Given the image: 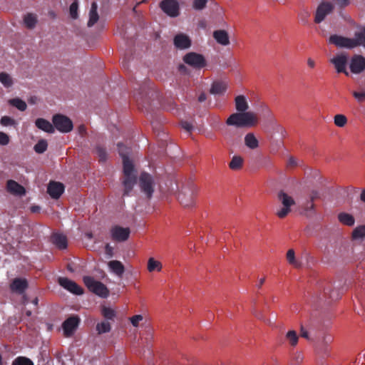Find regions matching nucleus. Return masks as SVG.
I'll return each mask as SVG.
<instances>
[{
	"label": "nucleus",
	"instance_id": "nucleus-12",
	"mask_svg": "<svg viewBox=\"0 0 365 365\" xmlns=\"http://www.w3.org/2000/svg\"><path fill=\"white\" fill-rule=\"evenodd\" d=\"M81 319L77 315H72L66 319L62 324L63 334L66 337L71 336L80 324Z\"/></svg>",
	"mask_w": 365,
	"mask_h": 365
},
{
	"label": "nucleus",
	"instance_id": "nucleus-18",
	"mask_svg": "<svg viewBox=\"0 0 365 365\" xmlns=\"http://www.w3.org/2000/svg\"><path fill=\"white\" fill-rule=\"evenodd\" d=\"M64 191V185L59 182L51 181L49 182L47 192L53 199H58Z\"/></svg>",
	"mask_w": 365,
	"mask_h": 365
},
{
	"label": "nucleus",
	"instance_id": "nucleus-63",
	"mask_svg": "<svg viewBox=\"0 0 365 365\" xmlns=\"http://www.w3.org/2000/svg\"><path fill=\"white\" fill-rule=\"evenodd\" d=\"M361 200L365 202V189H364L361 191V195H360Z\"/></svg>",
	"mask_w": 365,
	"mask_h": 365
},
{
	"label": "nucleus",
	"instance_id": "nucleus-33",
	"mask_svg": "<svg viewBox=\"0 0 365 365\" xmlns=\"http://www.w3.org/2000/svg\"><path fill=\"white\" fill-rule=\"evenodd\" d=\"M147 268L150 272H153L154 271L160 272L163 268V265L160 262L155 260L153 257H150L148 261Z\"/></svg>",
	"mask_w": 365,
	"mask_h": 365
},
{
	"label": "nucleus",
	"instance_id": "nucleus-56",
	"mask_svg": "<svg viewBox=\"0 0 365 365\" xmlns=\"http://www.w3.org/2000/svg\"><path fill=\"white\" fill-rule=\"evenodd\" d=\"M336 4L340 6L341 8H344L349 5L350 1L349 0H334Z\"/></svg>",
	"mask_w": 365,
	"mask_h": 365
},
{
	"label": "nucleus",
	"instance_id": "nucleus-52",
	"mask_svg": "<svg viewBox=\"0 0 365 365\" xmlns=\"http://www.w3.org/2000/svg\"><path fill=\"white\" fill-rule=\"evenodd\" d=\"M9 136L4 132H0V145H6L9 143Z\"/></svg>",
	"mask_w": 365,
	"mask_h": 365
},
{
	"label": "nucleus",
	"instance_id": "nucleus-47",
	"mask_svg": "<svg viewBox=\"0 0 365 365\" xmlns=\"http://www.w3.org/2000/svg\"><path fill=\"white\" fill-rule=\"evenodd\" d=\"M96 154L98 157L99 161L105 162L107 159L106 150L103 148H102L101 146H98L96 149Z\"/></svg>",
	"mask_w": 365,
	"mask_h": 365
},
{
	"label": "nucleus",
	"instance_id": "nucleus-55",
	"mask_svg": "<svg viewBox=\"0 0 365 365\" xmlns=\"http://www.w3.org/2000/svg\"><path fill=\"white\" fill-rule=\"evenodd\" d=\"M182 128L187 132H190L192 130V125L187 121L181 122Z\"/></svg>",
	"mask_w": 365,
	"mask_h": 365
},
{
	"label": "nucleus",
	"instance_id": "nucleus-2",
	"mask_svg": "<svg viewBox=\"0 0 365 365\" xmlns=\"http://www.w3.org/2000/svg\"><path fill=\"white\" fill-rule=\"evenodd\" d=\"M257 118L253 112L235 113L231 114L226 120L227 125L237 128L252 127L257 124Z\"/></svg>",
	"mask_w": 365,
	"mask_h": 365
},
{
	"label": "nucleus",
	"instance_id": "nucleus-8",
	"mask_svg": "<svg viewBox=\"0 0 365 365\" xmlns=\"http://www.w3.org/2000/svg\"><path fill=\"white\" fill-rule=\"evenodd\" d=\"M279 200L283 205V207L277 211L276 215L278 217L284 218L291 211L290 207L295 204L294 199L283 191L279 192L277 195Z\"/></svg>",
	"mask_w": 365,
	"mask_h": 365
},
{
	"label": "nucleus",
	"instance_id": "nucleus-26",
	"mask_svg": "<svg viewBox=\"0 0 365 365\" xmlns=\"http://www.w3.org/2000/svg\"><path fill=\"white\" fill-rule=\"evenodd\" d=\"M98 5L96 2H93L89 11V20L88 21V26H93L98 20L99 16L97 11Z\"/></svg>",
	"mask_w": 365,
	"mask_h": 365
},
{
	"label": "nucleus",
	"instance_id": "nucleus-38",
	"mask_svg": "<svg viewBox=\"0 0 365 365\" xmlns=\"http://www.w3.org/2000/svg\"><path fill=\"white\" fill-rule=\"evenodd\" d=\"M111 326L108 322L104 321L96 324V331L98 334L108 333L110 331Z\"/></svg>",
	"mask_w": 365,
	"mask_h": 365
},
{
	"label": "nucleus",
	"instance_id": "nucleus-1",
	"mask_svg": "<svg viewBox=\"0 0 365 365\" xmlns=\"http://www.w3.org/2000/svg\"><path fill=\"white\" fill-rule=\"evenodd\" d=\"M118 150L120 156L123 159V179L122 184L124 187L123 196H128L137 182V175L132 160L129 158L130 148L123 143H118Z\"/></svg>",
	"mask_w": 365,
	"mask_h": 365
},
{
	"label": "nucleus",
	"instance_id": "nucleus-60",
	"mask_svg": "<svg viewBox=\"0 0 365 365\" xmlns=\"http://www.w3.org/2000/svg\"><path fill=\"white\" fill-rule=\"evenodd\" d=\"M307 65L309 68H313L315 67V61L312 58H309L307 59Z\"/></svg>",
	"mask_w": 365,
	"mask_h": 365
},
{
	"label": "nucleus",
	"instance_id": "nucleus-10",
	"mask_svg": "<svg viewBox=\"0 0 365 365\" xmlns=\"http://www.w3.org/2000/svg\"><path fill=\"white\" fill-rule=\"evenodd\" d=\"M183 61L195 68H202L206 66V60L202 54L195 52H190L183 56Z\"/></svg>",
	"mask_w": 365,
	"mask_h": 365
},
{
	"label": "nucleus",
	"instance_id": "nucleus-7",
	"mask_svg": "<svg viewBox=\"0 0 365 365\" xmlns=\"http://www.w3.org/2000/svg\"><path fill=\"white\" fill-rule=\"evenodd\" d=\"M54 127L59 132L67 133L73 130V124L72 120L67 116L62 114H56L52 118Z\"/></svg>",
	"mask_w": 365,
	"mask_h": 365
},
{
	"label": "nucleus",
	"instance_id": "nucleus-35",
	"mask_svg": "<svg viewBox=\"0 0 365 365\" xmlns=\"http://www.w3.org/2000/svg\"><path fill=\"white\" fill-rule=\"evenodd\" d=\"M285 339L291 346L294 347L298 343L299 336L295 331L289 330L285 334Z\"/></svg>",
	"mask_w": 365,
	"mask_h": 365
},
{
	"label": "nucleus",
	"instance_id": "nucleus-4",
	"mask_svg": "<svg viewBox=\"0 0 365 365\" xmlns=\"http://www.w3.org/2000/svg\"><path fill=\"white\" fill-rule=\"evenodd\" d=\"M83 282L89 291L96 295L103 298H106L108 296L109 291L106 286L102 282L96 280L93 277L85 276L83 277Z\"/></svg>",
	"mask_w": 365,
	"mask_h": 365
},
{
	"label": "nucleus",
	"instance_id": "nucleus-64",
	"mask_svg": "<svg viewBox=\"0 0 365 365\" xmlns=\"http://www.w3.org/2000/svg\"><path fill=\"white\" fill-rule=\"evenodd\" d=\"M40 210V207L38 206H32L31 207V210L32 212H36Z\"/></svg>",
	"mask_w": 365,
	"mask_h": 365
},
{
	"label": "nucleus",
	"instance_id": "nucleus-49",
	"mask_svg": "<svg viewBox=\"0 0 365 365\" xmlns=\"http://www.w3.org/2000/svg\"><path fill=\"white\" fill-rule=\"evenodd\" d=\"M78 3L76 1L73 2L69 7L70 15L72 19H77L78 17Z\"/></svg>",
	"mask_w": 365,
	"mask_h": 365
},
{
	"label": "nucleus",
	"instance_id": "nucleus-21",
	"mask_svg": "<svg viewBox=\"0 0 365 365\" xmlns=\"http://www.w3.org/2000/svg\"><path fill=\"white\" fill-rule=\"evenodd\" d=\"M35 125L38 129L44 132H46L48 133H54L53 125L44 118H37L35 121Z\"/></svg>",
	"mask_w": 365,
	"mask_h": 365
},
{
	"label": "nucleus",
	"instance_id": "nucleus-20",
	"mask_svg": "<svg viewBox=\"0 0 365 365\" xmlns=\"http://www.w3.org/2000/svg\"><path fill=\"white\" fill-rule=\"evenodd\" d=\"M28 287V282L24 278H15L10 284L11 291L22 294Z\"/></svg>",
	"mask_w": 365,
	"mask_h": 365
},
{
	"label": "nucleus",
	"instance_id": "nucleus-16",
	"mask_svg": "<svg viewBox=\"0 0 365 365\" xmlns=\"http://www.w3.org/2000/svg\"><path fill=\"white\" fill-rule=\"evenodd\" d=\"M349 68L353 73H362L365 70V58L361 55H354L351 58Z\"/></svg>",
	"mask_w": 365,
	"mask_h": 365
},
{
	"label": "nucleus",
	"instance_id": "nucleus-57",
	"mask_svg": "<svg viewBox=\"0 0 365 365\" xmlns=\"http://www.w3.org/2000/svg\"><path fill=\"white\" fill-rule=\"evenodd\" d=\"M300 336L303 338H305L307 340H310L309 332L304 329L303 326H301Z\"/></svg>",
	"mask_w": 365,
	"mask_h": 365
},
{
	"label": "nucleus",
	"instance_id": "nucleus-43",
	"mask_svg": "<svg viewBox=\"0 0 365 365\" xmlns=\"http://www.w3.org/2000/svg\"><path fill=\"white\" fill-rule=\"evenodd\" d=\"M12 365H34V363L29 358L18 356L14 360Z\"/></svg>",
	"mask_w": 365,
	"mask_h": 365
},
{
	"label": "nucleus",
	"instance_id": "nucleus-39",
	"mask_svg": "<svg viewBox=\"0 0 365 365\" xmlns=\"http://www.w3.org/2000/svg\"><path fill=\"white\" fill-rule=\"evenodd\" d=\"M101 314L103 316V317L107 320H112L113 321L116 313L115 310L110 307H103L101 309Z\"/></svg>",
	"mask_w": 365,
	"mask_h": 365
},
{
	"label": "nucleus",
	"instance_id": "nucleus-42",
	"mask_svg": "<svg viewBox=\"0 0 365 365\" xmlns=\"http://www.w3.org/2000/svg\"><path fill=\"white\" fill-rule=\"evenodd\" d=\"M353 239H361L365 237V225L356 227L352 232Z\"/></svg>",
	"mask_w": 365,
	"mask_h": 365
},
{
	"label": "nucleus",
	"instance_id": "nucleus-51",
	"mask_svg": "<svg viewBox=\"0 0 365 365\" xmlns=\"http://www.w3.org/2000/svg\"><path fill=\"white\" fill-rule=\"evenodd\" d=\"M143 317L141 314H136L130 317V321L132 325L135 327H138L139 322L143 321Z\"/></svg>",
	"mask_w": 365,
	"mask_h": 365
},
{
	"label": "nucleus",
	"instance_id": "nucleus-54",
	"mask_svg": "<svg viewBox=\"0 0 365 365\" xmlns=\"http://www.w3.org/2000/svg\"><path fill=\"white\" fill-rule=\"evenodd\" d=\"M297 159L292 156H290L287 163V167L289 168H293L297 166Z\"/></svg>",
	"mask_w": 365,
	"mask_h": 365
},
{
	"label": "nucleus",
	"instance_id": "nucleus-44",
	"mask_svg": "<svg viewBox=\"0 0 365 365\" xmlns=\"http://www.w3.org/2000/svg\"><path fill=\"white\" fill-rule=\"evenodd\" d=\"M334 124L340 128L344 127L347 123V118L344 115L337 114L334 118Z\"/></svg>",
	"mask_w": 365,
	"mask_h": 365
},
{
	"label": "nucleus",
	"instance_id": "nucleus-3",
	"mask_svg": "<svg viewBox=\"0 0 365 365\" xmlns=\"http://www.w3.org/2000/svg\"><path fill=\"white\" fill-rule=\"evenodd\" d=\"M197 192V187L190 183L185 187H182L178 194V200L185 207H190L195 205V197Z\"/></svg>",
	"mask_w": 365,
	"mask_h": 365
},
{
	"label": "nucleus",
	"instance_id": "nucleus-48",
	"mask_svg": "<svg viewBox=\"0 0 365 365\" xmlns=\"http://www.w3.org/2000/svg\"><path fill=\"white\" fill-rule=\"evenodd\" d=\"M0 123L4 126L15 125H16L15 120L11 117L6 116V115L3 116L1 118Z\"/></svg>",
	"mask_w": 365,
	"mask_h": 365
},
{
	"label": "nucleus",
	"instance_id": "nucleus-34",
	"mask_svg": "<svg viewBox=\"0 0 365 365\" xmlns=\"http://www.w3.org/2000/svg\"><path fill=\"white\" fill-rule=\"evenodd\" d=\"M242 165L243 158L239 155H235L230 162L229 167L231 170H237L242 167Z\"/></svg>",
	"mask_w": 365,
	"mask_h": 365
},
{
	"label": "nucleus",
	"instance_id": "nucleus-50",
	"mask_svg": "<svg viewBox=\"0 0 365 365\" xmlns=\"http://www.w3.org/2000/svg\"><path fill=\"white\" fill-rule=\"evenodd\" d=\"M304 359L303 354L301 352H296L292 358V365H299Z\"/></svg>",
	"mask_w": 365,
	"mask_h": 365
},
{
	"label": "nucleus",
	"instance_id": "nucleus-58",
	"mask_svg": "<svg viewBox=\"0 0 365 365\" xmlns=\"http://www.w3.org/2000/svg\"><path fill=\"white\" fill-rule=\"evenodd\" d=\"M319 197V193L318 191L317 190H312L310 193V196H309V198H310V201L314 202V201L316 200V199H318Z\"/></svg>",
	"mask_w": 365,
	"mask_h": 365
},
{
	"label": "nucleus",
	"instance_id": "nucleus-17",
	"mask_svg": "<svg viewBox=\"0 0 365 365\" xmlns=\"http://www.w3.org/2000/svg\"><path fill=\"white\" fill-rule=\"evenodd\" d=\"M173 44L177 48L184 50L191 46L192 41L187 35L180 33L174 36Z\"/></svg>",
	"mask_w": 365,
	"mask_h": 365
},
{
	"label": "nucleus",
	"instance_id": "nucleus-59",
	"mask_svg": "<svg viewBox=\"0 0 365 365\" xmlns=\"http://www.w3.org/2000/svg\"><path fill=\"white\" fill-rule=\"evenodd\" d=\"M314 209V202H311L310 200L308 201L304 206V210L306 212L312 211Z\"/></svg>",
	"mask_w": 365,
	"mask_h": 365
},
{
	"label": "nucleus",
	"instance_id": "nucleus-6",
	"mask_svg": "<svg viewBox=\"0 0 365 365\" xmlns=\"http://www.w3.org/2000/svg\"><path fill=\"white\" fill-rule=\"evenodd\" d=\"M155 186L154 178L150 174L143 172L139 177V187L147 198L150 199L152 197Z\"/></svg>",
	"mask_w": 365,
	"mask_h": 365
},
{
	"label": "nucleus",
	"instance_id": "nucleus-9",
	"mask_svg": "<svg viewBox=\"0 0 365 365\" xmlns=\"http://www.w3.org/2000/svg\"><path fill=\"white\" fill-rule=\"evenodd\" d=\"M348 61L349 56L344 52L336 54L330 59V63L334 66L336 72L338 73H344L346 76H349V73L346 70Z\"/></svg>",
	"mask_w": 365,
	"mask_h": 365
},
{
	"label": "nucleus",
	"instance_id": "nucleus-11",
	"mask_svg": "<svg viewBox=\"0 0 365 365\" xmlns=\"http://www.w3.org/2000/svg\"><path fill=\"white\" fill-rule=\"evenodd\" d=\"M159 6L165 14L170 17H177L180 14V5L177 0H163Z\"/></svg>",
	"mask_w": 365,
	"mask_h": 365
},
{
	"label": "nucleus",
	"instance_id": "nucleus-40",
	"mask_svg": "<svg viewBox=\"0 0 365 365\" xmlns=\"http://www.w3.org/2000/svg\"><path fill=\"white\" fill-rule=\"evenodd\" d=\"M148 87L145 85L138 86V88H135V90H138V93H134V96L137 101L143 99L148 95Z\"/></svg>",
	"mask_w": 365,
	"mask_h": 365
},
{
	"label": "nucleus",
	"instance_id": "nucleus-29",
	"mask_svg": "<svg viewBox=\"0 0 365 365\" xmlns=\"http://www.w3.org/2000/svg\"><path fill=\"white\" fill-rule=\"evenodd\" d=\"M37 21V16L34 14L29 13L24 17V25L29 29H33L35 28Z\"/></svg>",
	"mask_w": 365,
	"mask_h": 365
},
{
	"label": "nucleus",
	"instance_id": "nucleus-62",
	"mask_svg": "<svg viewBox=\"0 0 365 365\" xmlns=\"http://www.w3.org/2000/svg\"><path fill=\"white\" fill-rule=\"evenodd\" d=\"M206 95L205 93H201L198 97V101L200 102H203L206 100Z\"/></svg>",
	"mask_w": 365,
	"mask_h": 365
},
{
	"label": "nucleus",
	"instance_id": "nucleus-30",
	"mask_svg": "<svg viewBox=\"0 0 365 365\" xmlns=\"http://www.w3.org/2000/svg\"><path fill=\"white\" fill-rule=\"evenodd\" d=\"M226 84L222 81H215L212 83L210 93L216 95V94H222L226 91Z\"/></svg>",
	"mask_w": 365,
	"mask_h": 365
},
{
	"label": "nucleus",
	"instance_id": "nucleus-36",
	"mask_svg": "<svg viewBox=\"0 0 365 365\" xmlns=\"http://www.w3.org/2000/svg\"><path fill=\"white\" fill-rule=\"evenodd\" d=\"M0 82L5 88H10L14 84L11 76L6 72L0 73Z\"/></svg>",
	"mask_w": 365,
	"mask_h": 365
},
{
	"label": "nucleus",
	"instance_id": "nucleus-61",
	"mask_svg": "<svg viewBox=\"0 0 365 365\" xmlns=\"http://www.w3.org/2000/svg\"><path fill=\"white\" fill-rule=\"evenodd\" d=\"M78 131H79V133H80L81 135H83L84 133H86V128L85 125H81L78 127Z\"/></svg>",
	"mask_w": 365,
	"mask_h": 365
},
{
	"label": "nucleus",
	"instance_id": "nucleus-31",
	"mask_svg": "<svg viewBox=\"0 0 365 365\" xmlns=\"http://www.w3.org/2000/svg\"><path fill=\"white\" fill-rule=\"evenodd\" d=\"M286 258L288 263L295 268H299L302 267V262L297 260L295 258V252L293 249H289L286 255Z\"/></svg>",
	"mask_w": 365,
	"mask_h": 365
},
{
	"label": "nucleus",
	"instance_id": "nucleus-45",
	"mask_svg": "<svg viewBox=\"0 0 365 365\" xmlns=\"http://www.w3.org/2000/svg\"><path fill=\"white\" fill-rule=\"evenodd\" d=\"M354 36L357 38L359 46L361 45L365 46V27L361 31L355 32Z\"/></svg>",
	"mask_w": 365,
	"mask_h": 365
},
{
	"label": "nucleus",
	"instance_id": "nucleus-25",
	"mask_svg": "<svg viewBox=\"0 0 365 365\" xmlns=\"http://www.w3.org/2000/svg\"><path fill=\"white\" fill-rule=\"evenodd\" d=\"M108 265L111 271L119 277H121L125 272L124 265L118 260H111Z\"/></svg>",
	"mask_w": 365,
	"mask_h": 365
},
{
	"label": "nucleus",
	"instance_id": "nucleus-28",
	"mask_svg": "<svg viewBox=\"0 0 365 365\" xmlns=\"http://www.w3.org/2000/svg\"><path fill=\"white\" fill-rule=\"evenodd\" d=\"M339 221L344 225L351 227L355 223L354 217L349 213L341 212L338 215Z\"/></svg>",
	"mask_w": 365,
	"mask_h": 365
},
{
	"label": "nucleus",
	"instance_id": "nucleus-27",
	"mask_svg": "<svg viewBox=\"0 0 365 365\" xmlns=\"http://www.w3.org/2000/svg\"><path fill=\"white\" fill-rule=\"evenodd\" d=\"M245 145L250 149L254 150L259 147V141L252 133H248L245 136Z\"/></svg>",
	"mask_w": 365,
	"mask_h": 365
},
{
	"label": "nucleus",
	"instance_id": "nucleus-24",
	"mask_svg": "<svg viewBox=\"0 0 365 365\" xmlns=\"http://www.w3.org/2000/svg\"><path fill=\"white\" fill-rule=\"evenodd\" d=\"M235 108L238 112L247 113V110L249 108L247 98L245 96L240 95L235 98Z\"/></svg>",
	"mask_w": 365,
	"mask_h": 365
},
{
	"label": "nucleus",
	"instance_id": "nucleus-37",
	"mask_svg": "<svg viewBox=\"0 0 365 365\" xmlns=\"http://www.w3.org/2000/svg\"><path fill=\"white\" fill-rule=\"evenodd\" d=\"M9 103L21 111H24L27 108L26 102L19 98H12L9 100Z\"/></svg>",
	"mask_w": 365,
	"mask_h": 365
},
{
	"label": "nucleus",
	"instance_id": "nucleus-46",
	"mask_svg": "<svg viewBox=\"0 0 365 365\" xmlns=\"http://www.w3.org/2000/svg\"><path fill=\"white\" fill-rule=\"evenodd\" d=\"M208 0H193L192 8L197 11H201L206 7Z\"/></svg>",
	"mask_w": 365,
	"mask_h": 365
},
{
	"label": "nucleus",
	"instance_id": "nucleus-22",
	"mask_svg": "<svg viewBox=\"0 0 365 365\" xmlns=\"http://www.w3.org/2000/svg\"><path fill=\"white\" fill-rule=\"evenodd\" d=\"M213 37L218 43L222 46H227L230 44L228 34L225 30L215 31L213 32Z\"/></svg>",
	"mask_w": 365,
	"mask_h": 365
},
{
	"label": "nucleus",
	"instance_id": "nucleus-32",
	"mask_svg": "<svg viewBox=\"0 0 365 365\" xmlns=\"http://www.w3.org/2000/svg\"><path fill=\"white\" fill-rule=\"evenodd\" d=\"M324 294L331 300H337L340 298L341 292L339 290L331 289V285L324 289Z\"/></svg>",
	"mask_w": 365,
	"mask_h": 365
},
{
	"label": "nucleus",
	"instance_id": "nucleus-19",
	"mask_svg": "<svg viewBox=\"0 0 365 365\" xmlns=\"http://www.w3.org/2000/svg\"><path fill=\"white\" fill-rule=\"evenodd\" d=\"M7 191L14 195H24L26 193L25 188L14 180H9L6 182Z\"/></svg>",
	"mask_w": 365,
	"mask_h": 365
},
{
	"label": "nucleus",
	"instance_id": "nucleus-5",
	"mask_svg": "<svg viewBox=\"0 0 365 365\" xmlns=\"http://www.w3.org/2000/svg\"><path fill=\"white\" fill-rule=\"evenodd\" d=\"M329 43L337 48L352 49L359 46L356 37L348 38L343 36L333 34L329 38Z\"/></svg>",
	"mask_w": 365,
	"mask_h": 365
},
{
	"label": "nucleus",
	"instance_id": "nucleus-41",
	"mask_svg": "<svg viewBox=\"0 0 365 365\" xmlns=\"http://www.w3.org/2000/svg\"><path fill=\"white\" fill-rule=\"evenodd\" d=\"M48 148V143L46 140L41 139L34 145V150L36 153H43Z\"/></svg>",
	"mask_w": 365,
	"mask_h": 365
},
{
	"label": "nucleus",
	"instance_id": "nucleus-53",
	"mask_svg": "<svg viewBox=\"0 0 365 365\" xmlns=\"http://www.w3.org/2000/svg\"><path fill=\"white\" fill-rule=\"evenodd\" d=\"M354 97L360 103L365 101V92H353Z\"/></svg>",
	"mask_w": 365,
	"mask_h": 365
},
{
	"label": "nucleus",
	"instance_id": "nucleus-23",
	"mask_svg": "<svg viewBox=\"0 0 365 365\" xmlns=\"http://www.w3.org/2000/svg\"><path fill=\"white\" fill-rule=\"evenodd\" d=\"M51 241L58 249L63 250L67 247V238L65 235L54 233L51 236Z\"/></svg>",
	"mask_w": 365,
	"mask_h": 365
},
{
	"label": "nucleus",
	"instance_id": "nucleus-14",
	"mask_svg": "<svg viewBox=\"0 0 365 365\" xmlns=\"http://www.w3.org/2000/svg\"><path fill=\"white\" fill-rule=\"evenodd\" d=\"M130 230L128 227H123L115 225L110 229L111 237L117 242H124L127 240L130 236Z\"/></svg>",
	"mask_w": 365,
	"mask_h": 365
},
{
	"label": "nucleus",
	"instance_id": "nucleus-13",
	"mask_svg": "<svg viewBox=\"0 0 365 365\" xmlns=\"http://www.w3.org/2000/svg\"><path fill=\"white\" fill-rule=\"evenodd\" d=\"M334 10V6L331 3L328 1H322L318 6L315 16H314V22L316 24H319L323 21L326 16L331 14Z\"/></svg>",
	"mask_w": 365,
	"mask_h": 365
},
{
	"label": "nucleus",
	"instance_id": "nucleus-15",
	"mask_svg": "<svg viewBox=\"0 0 365 365\" xmlns=\"http://www.w3.org/2000/svg\"><path fill=\"white\" fill-rule=\"evenodd\" d=\"M58 282L62 287L73 294L81 295L83 293V289L79 285L66 277H59Z\"/></svg>",
	"mask_w": 365,
	"mask_h": 365
}]
</instances>
